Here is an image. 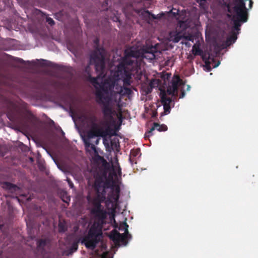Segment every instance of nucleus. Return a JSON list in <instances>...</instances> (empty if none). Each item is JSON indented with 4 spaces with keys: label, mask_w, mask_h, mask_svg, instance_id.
Segmentation results:
<instances>
[{
    "label": "nucleus",
    "mask_w": 258,
    "mask_h": 258,
    "mask_svg": "<svg viewBox=\"0 0 258 258\" xmlns=\"http://www.w3.org/2000/svg\"><path fill=\"white\" fill-rule=\"evenodd\" d=\"M122 88L118 84V79L115 77H108L100 86V89L95 91L96 102L102 105V111L104 118L110 120L113 119L114 111L110 106L111 97L108 95L109 92L112 94H119L121 95Z\"/></svg>",
    "instance_id": "nucleus-1"
},
{
    "label": "nucleus",
    "mask_w": 258,
    "mask_h": 258,
    "mask_svg": "<svg viewBox=\"0 0 258 258\" xmlns=\"http://www.w3.org/2000/svg\"><path fill=\"white\" fill-rule=\"evenodd\" d=\"M121 224H122V223H121V224H120L119 229V230H124V227H122V226H121Z\"/></svg>",
    "instance_id": "nucleus-35"
},
{
    "label": "nucleus",
    "mask_w": 258,
    "mask_h": 258,
    "mask_svg": "<svg viewBox=\"0 0 258 258\" xmlns=\"http://www.w3.org/2000/svg\"><path fill=\"white\" fill-rule=\"evenodd\" d=\"M190 88V86L187 85V91H189Z\"/></svg>",
    "instance_id": "nucleus-38"
},
{
    "label": "nucleus",
    "mask_w": 258,
    "mask_h": 258,
    "mask_svg": "<svg viewBox=\"0 0 258 258\" xmlns=\"http://www.w3.org/2000/svg\"><path fill=\"white\" fill-rule=\"evenodd\" d=\"M185 93L183 90H181V93L179 95V98H183L185 96Z\"/></svg>",
    "instance_id": "nucleus-31"
},
{
    "label": "nucleus",
    "mask_w": 258,
    "mask_h": 258,
    "mask_svg": "<svg viewBox=\"0 0 258 258\" xmlns=\"http://www.w3.org/2000/svg\"><path fill=\"white\" fill-rule=\"evenodd\" d=\"M168 127L166 125L164 124H160L157 122H154L153 125L152 126L149 130L147 131L144 135L145 139H149V138L153 135V131L155 130H157L159 132H164L166 131Z\"/></svg>",
    "instance_id": "nucleus-14"
},
{
    "label": "nucleus",
    "mask_w": 258,
    "mask_h": 258,
    "mask_svg": "<svg viewBox=\"0 0 258 258\" xmlns=\"http://www.w3.org/2000/svg\"><path fill=\"white\" fill-rule=\"evenodd\" d=\"M117 76L119 77L118 79H121L122 80H123V79L121 78V75H120V73H118V71H117ZM123 81V83H124L123 81ZM130 85H126L123 84V87L122 88V91L121 95H122V96L125 95H130L132 93V92H133L132 90L131 89L125 87V86H130Z\"/></svg>",
    "instance_id": "nucleus-17"
},
{
    "label": "nucleus",
    "mask_w": 258,
    "mask_h": 258,
    "mask_svg": "<svg viewBox=\"0 0 258 258\" xmlns=\"http://www.w3.org/2000/svg\"><path fill=\"white\" fill-rule=\"evenodd\" d=\"M144 13L147 14L148 16H151L152 18L154 19H156L157 18L155 15L152 14L148 10L144 11Z\"/></svg>",
    "instance_id": "nucleus-29"
},
{
    "label": "nucleus",
    "mask_w": 258,
    "mask_h": 258,
    "mask_svg": "<svg viewBox=\"0 0 258 258\" xmlns=\"http://www.w3.org/2000/svg\"><path fill=\"white\" fill-rule=\"evenodd\" d=\"M102 238V226L94 222L89 229L87 234L82 238L76 239L72 244L71 250L76 251L78 248V244L81 242L89 249L94 250Z\"/></svg>",
    "instance_id": "nucleus-3"
},
{
    "label": "nucleus",
    "mask_w": 258,
    "mask_h": 258,
    "mask_svg": "<svg viewBox=\"0 0 258 258\" xmlns=\"http://www.w3.org/2000/svg\"><path fill=\"white\" fill-rule=\"evenodd\" d=\"M195 55H194V54L193 55L190 54L188 56L187 58L189 60H192L195 58Z\"/></svg>",
    "instance_id": "nucleus-32"
},
{
    "label": "nucleus",
    "mask_w": 258,
    "mask_h": 258,
    "mask_svg": "<svg viewBox=\"0 0 258 258\" xmlns=\"http://www.w3.org/2000/svg\"><path fill=\"white\" fill-rule=\"evenodd\" d=\"M179 27L183 30H185L187 28V24L185 22L180 21L179 23Z\"/></svg>",
    "instance_id": "nucleus-26"
},
{
    "label": "nucleus",
    "mask_w": 258,
    "mask_h": 258,
    "mask_svg": "<svg viewBox=\"0 0 258 258\" xmlns=\"http://www.w3.org/2000/svg\"><path fill=\"white\" fill-rule=\"evenodd\" d=\"M61 199L63 202H64L66 203L69 204L71 198L68 195V194L67 192H63L61 195Z\"/></svg>",
    "instance_id": "nucleus-21"
},
{
    "label": "nucleus",
    "mask_w": 258,
    "mask_h": 258,
    "mask_svg": "<svg viewBox=\"0 0 258 258\" xmlns=\"http://www.w3.org/2000/svg\"><path fill=\"white\" fill-rule=\"evenodd\" d=\"M67 180V181L68 182V184H69V186L70 187V188H73L74 186V184L72 182V181H71V180L70 178H68Z\"/></svg>",
    "instance_id": "nucleus-30"
},
{
    "label": "nucleus",
    "mask_w": 258,
    "mask_h": 258,
    "mask_svg": "<svg viewBox=\"0 0 258 258\" xmlns=\"http://www.w3.org/2000/svg\"><path fill=\"white\" fill-rule=\"evenodd\" d=\"M5 185H6L7 188L14 191H16L18 188L17 185L8 182H6L5 183Z\"/></svg>",
    "instance_id": "nucleus-22"
},
{
    "label": "nucleus",
    "mask_w": 258,
    "mask_h": 258,
    "mask_svg": "<svg viewBox=\"0 0 258 258\" xmlns=\"http://www.w3.org/2000/svg\"><path fill=\"white\" fill-rule=\"evenodd\" d=\"M48 243V240L46 239H40L36 243L37 250L41 253H43L45 251V247Z\"/></svg>",
    "instance_id": "nucleus-16"
},
{
    "label": "nucleus",
    "mask_w": 258,
    "mask_h": 258,
    "mask_svg": "<svg viewBox=\"0 0 258 258\" xmlns=\"http://www.w3.org/2000/svg\"><path fill=\"white\" fill-rule=\"evenodd\" d=\"M118 174L120 176L121 174V168L119 166L117 170Z\"/></svg>",
    "instance_id": "nucleus-33"
},
{
    "label": "nucleus",
    "mask_w": 258,
    "mask_h": 258,
    "mask_svg": "<svg viewBox=\"0 0 258 258\" xmlns=\"http://www.w3.org/2000/svg\"><path fill=\"white\" fill-rule=\"evenodd\" d=\"M160 96L164 108V111L161 113V117H162L170 112L171 104H173V106H174V103L172 98L167 96L165 91H161Z\"/></svg>",
    "instance_id": "nucleus-11"
},
{
    "label": "nucleus",
    "mask_w": 258,
    "mask_h": 258,
    "mask_svg": "<svg viewBox=\"0 0 258 258\" xmlns=\"http://www.w3.org/2000/svg\"><path fill=\"white\" fill-rule=\"evenodd\" d=\"M207 0H201V3H205L206 2ZM202 3H201L200 4L202 5Z\"/></svg>",
    "instance_id": "nucleus-39"
},
{
    "label": "nucleus",
    "mask_w": 258,
    "mask_h": 258,
    "mask_svg": "<svg viewBox=\"0 0 258 258\" xmlns=\"http://www.w3.org/2000/svg\"><path fill=\"white\" fill-rule=\"evenodd\" d=\"M140 149L139 148L134 149L131 151L130 156L136 157L140 154Z\"/></svg>",
    "instance_id": "nucleus-23"
},
{
    "label": "nucleus",
    "mask_w": 258,
    "mask_h": 258,
    "mask_svg": "<svg viewBox=\"0 0 258 258\" xmlns=\"http://www.w3.org/2000/svg\"><path fill=\"white\" fill-rule=\"evenodd\" d=\"M51 123H52V124H54V122L53 120H51Z\"/></svg>",
    "instance_id": "nucleus-42"
},
{
    "label": "nucleus",
    "mask_w": 258,
    "mask_h": 258,
    "mask_svg": "<svg viewBox=\"0 0 258 258\" xmlns=\"http://www.w3.org/2000/svg\"><path fill=\"white\" fill-rule=\"evenodd\" d=\"M219 64H220V62L219 61V62L217 63V64H216V65L214 66V67H218V66H219Z\"/></svg>",
    "instance_id": "nucleus-40"
},
{
    "label": "nucleus",
    "mask_w": 258,
    "mask_h": 258,
    "mask_svg": "<svg viewBox=\"0 0 258 258\" xmlns=\"http://www.w3.org/2000/svg\"><path fill=\"white\" fill-rule=\"evenodd\" d=\"M21 63H24V60L22 59H20V61H19Z\"/></svg>",
    "instance_id": "nucleus-37"
},
{
    "label": "nucleus",
    "mask_w": 258,
    "mask_h": 258,
    "mask_svg": "<svg viewBox=\"0 0 258 258\" xmlns=\"http://www.w3.org/2000/svg\"><path fill=\"white\" fill-rule=\"evenodd\" d=\"M93 187L95 191H102L103 189H105V187L102 186V180L99 179H95Z\"/></svg>",
    "instance_id": "nucleus-18"
},
{
    "label": "nucleus",
    "mask_w": 258,
    "mask_h": 258,
    "mask_svg": "<svg viewBox=\"0 0 258 258\" xmlns=\"http://www.w3.org/2000/svg\"><path fill=\"white\" fill-rule=\"evenodd\" d=\"M30 160H32V161L33 160L32 158H30Z\"/></svg>",
    "instance_id": "nucleus-43"
},
{
    "label": "nucleus",
    "mask_w": 258,
    "mask_h": 258,
    "mask_svg": "<svg viewBox=\"0 0 258 258\" xmlns=\"http://www.w3.org/2000/svg\"><path fill=\"white\" fill-rule=\"evenodd\" d=\"M91 80H92V82L93 83H97V79L95 78H92L91 79Z\"/></svg>",
    "instance_id": "nucleus-34"
},
{
    "label": "nucleus",
    "mask_w": 258,
    "mask_h": 258,
    "mask_svg": "<svg viewBox=\"0 0 258 258\" xmlns=\"http://www.w3.org/2000/svg\"><path fill=\"white\" fill-rule=\"evenodd\" d=\"M120 187L118 185H116L111 188V191L108 195L107 202L114 204L118 202L119 194H120Z\"/></svg>",
    "instance_id": "nucleus-13"
},
{
    "label": "nucleus",
    "mask_w": 258,
    "mask_h": 258,
    "mask_svg": "<svg viewBox=\"0 0 258 258\" xmlns=\"http://www.w3.org/2000/svg\"><path fill=\"white\" fill-rule=\"evenodd\" d=\"M158 53L157 48L150 46L144 47L142 49V56L147 59L152 60L156 58V54Z\"/></svg>",
    "instance_id": "nucleus-12"
},
{
    "label": "nucleus",
    "mask_w": 258,
    "mask_h": 258,
    "mask_svg": "<svg viewBox=\"0 0 258 258\" xmlns=\"http://www.w3.org/2000/svg\"><path fill=\"white\" fill-rule=\"evenodd\" d=\"M157 114V112L156 111L154 112L153 113L152 117H155L156 116Z\"/></svg>",
    "instance_id": "nucleus-36"
},
{
    "label": "nucleus",
    "mask_w": 258,
    "mask_h": 258,
    "mask_svg": "<svg viewBox=\"0 0 258 258\" xmlns=\"http://www.w3.org/2000/svg\"><path fill=\"white\" fill-rule=\"evenodd\" d=\"M36 61L37 62V63H36V61H32V63L34 64H38L42 67H45L48 66L47 61L44 59H37Z\"/></svg>",
    "instance_id": "nucleus-20"
},
{
    "label": "nucleus",
    "mask_w": 258,
    "mask_h": 258,
    "mask_svg": "<svg viewBox=\"0 0 258 258\" xmlns=\"http://www.w3.org/2000/svg\"><path fill=\"white\" fill-rule=\"evenodd\" d=\"M192 53L194 55H200L202 56L203 60L205 61L206 65H209L210 62L209 58H207L204 54L203 51L200 48L199 45L195 44L192 47Z\"/></svg>",
    "instance_id": "nucleus-15"
},
{
    "label": "nucleus",
    "mask_w": 258,
    "mask_h": 258,
    "mask_svg": "<svg viewBox=\"0 0 258 258\" xmlns=\"http://www.w3.org/2000/svg\"><path fill=\"white\" fill-rule=\"evenodd\" d=\"M91 125L93 124L94 123H97V118L96 116L94 115H91L89 116L88 118Z\"/></svg>",
    "instance_id": "nucleus-25"
},
{
    "label": "nucleus",
    "mask_w": 258,
    "mask_h": 258,
    "mask_svg": "<svg viewBox=\"0 0 258 258\" xmlns=\"http://www.w3.org/2000/svg\"><path fill=\"white\" fill-rule=\"evenodd\" d=\"M9 119L12 121L22 123L26 121L32 122L36 117L27 108V104L22 102L20 106H15L13 110L10 111L7 114Z\"/></svg>",
    "instance_id": "nucleus-7"
},
{
    "label": "nucleus",
    "mask_w": 258,
    "mask_h": 258,
    "mask_svg": "<svg viewBox=\"0 0 258 258\" xmlns=\"http://www.w3.org/2000/svg\"><path fill=\"white\" fill-rule=\"evenodd\" d=\"M107 133L103 130V128L97 123H94L91 125V129L87 133V139L83 138V141L86 150L89 148L94 151H96V148L94 145L90 143L89 139L95 137H103L106 136Z\"/></svg>",
    "instance_id": "nucleus-8"
},
{
    "label": "nucleus",
    "mask_w": 258,
    "mask_h": 258,
    "mask_svg": "<svg viewBox=\"0 0 258 258\" xmlns=\"http://www.w3.org/2000/svg\"><path fill=\"white\" fill-rule=\"evenodd\" d=\"M124 57L122 62L118 66V73L121 75L124 84L130 85L132 74L127 70V66H133L136 60H132L131 57L136 59L139 56V51L134 47L126 48L124 51Z\"/></svg>",
    "instance_id": "nucleus-5"
},
{
    "label": "nucleus",
    "mask_w": 258,
    "mask_h": 258,
    "mask_svg": "<svg viewBox=\"0 0 258 258\" xmlns=\"http://www.w3.org/2000/svg\"><path fill=\"white\" fill-rule=\"evenodd\" d=\"M183 37L187 40H188V41H192V42H194V37L191 35H186L185 36L184 35V36Z\"/></svg>",
    "instance_id": "nucleus-27"
},
{
    "label": "nucleus",
    "mask_w": 258,
    "mask_h": 258,
    "mask_svg": "<svg viewBox=\"0 0 258 258\" xmlns=\"http://www.w3.org/2000/svg\"><path fill=\"white\" fill-rule=\"evenodd\" d=\"M105 199V189H103L102 191H96V196L94 197H91L90 195L87 196V201L92 207L90 212L97 220L98 222L96 223H99L102 226L107 217V212L101 205V203Z\"/></svg>",
    "instance_id": "nucleus-4"
},
{
    "label": "nucleus",
    "mask_w": 258,
    "mask_h": 258,
    "mask_svg": "<svg viewBox=\"0 0 258 258\" xmlns=\"http://www.w3.org/2000/svg\"><path fill=\"white\" fill-rule=\"evenodd\" d=\"M233 7L232 10L228 6V11L233 12L231 16V22L233 26L230 31V35L227 37L222 44V48H226L234 43L237 39L242 24L246 22L248 19V13L244 0H233Z\"/></svg>",
    "instance_id": "nucleus-2"
},
{
    "label": "nucleus",
    "mask_w": 258,
    "mask_h": 258,
    "mask_svg": "<svg viewBox=\"0 0 258 258\" xmlns=\"http://www.w3.org/2000/svg\"><path fill=\"white\" fill-rule=\"evenodd\" d=\"M94 50L90 56V64H94L96 71L99 73L98 77H104L105 71V50L99 46V39L95 38L93 40Z\"/></svg>",
    "instance_id": "nucleus-6"
},
{
    "label": "nucleus",
    "mask_w": 258,
    "mask_h": 258,
    "mask_svg": "<svg viewBox=\"0 0 258 258\" xmlns=\"http://www.w3.org/2000/svg\"><path fill=\"white\" fill-rule=\"evenodd\" d=\"M184 35H182L181 33H175L173 36L171 35V38L174 42H178L182 37H183Z\"/></svg>",
    "instance_id": "nucleus-19"
},
{
    "label": "nucleus",
    "mask_w": 258,
    "mask_h": 258,
    "mask_svg": "<svg viewBox=\"0 0 258 258\" xmlns=\"http://www.w3.org/2000/svg\"><path fill=\"white\" fill-rule=\"evenodd\" d=\"M184 85V82L178 76H175L167 88V93L172 97L178 96V89L179 86Z\"/></svg>",
    "instance_id": "nucleus-10"
},
{
    "label": "nucleus",
    "mask_w": 258,
    "mask_h": 258,
    "mask_svg": "<svg viewBox=\"0 0 258 258\" xmlns=\"http://www.w3.org/2000/svg\"><path fill=\"white\" fill-rule=\"evenodd\" d=\"M67 230V228L66 227L64 224L59 222L58 223V230L60 232H64Z\"/></svg>",
    "instance_id": "nucleus-24"
},
{
    "label": "nucleus",
    "mask_w": 258,
    "mask_h": 258,
    "mask_svg": "<svg viewBox=\"0 0 258 258\" xmlns=\"http://www.w3.org/2000/svg\"><path fill=\"white\" fill-rule=\"evenodd\" d=\"M99 141V139H97L96 141V144H97Z\"/></svg>",
    "instance_id": "nucleus-41"
},
{
    "label": "nucleus",
    "mask_w": 258,
    "mask_h": 258,
    "mask_svg": "<svg viewBox=\"0 0 258 258\" xmlns=\"http://www.w3.org/2000/svg\"><path fill=\"white\" fill-rule=\"evenodd\" d=\"M121 226L124 227V233L120 234L116 230H113L111 231L109 237L116 245L121 242L123 245H126L128 243L127 239L132 238V235L128 232V225L126 222H122Z\"/></svg>",
    "instance_id": "nucleus-9"
},
{
    "label": "nucleus",
    "mask_w": 258,
    "mask_h": 258,
    "mask_svg": "<svg viewBox=\"0 0 258 258\" xmlns=\"http://www.w3.org/2000/svg\"><path fill=\"white\" fill-rule=\"evenodd\" d=\"M46 22L50 25L53 26L54 25L55 22L50 17H46Z\"/></svg>",
    "instance_id": "nucleus-28"
}]
</instances>
